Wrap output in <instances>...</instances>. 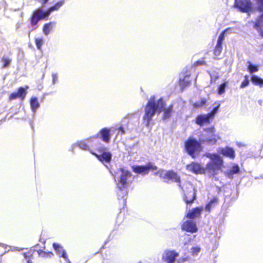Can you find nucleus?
I'll return each mask as SVG.
<instances>
[{"label": "nucleus", "instance_id": "1", "mask_svg": "<svg viewBox=\"0 0 263 263\" xmlns=\"http://www.w3.org/2000/svg\"><path fill=\"white\" fill-rule=\"evenodd\" d=\"M166 103L164 100L161 98L155 101V96H152L147 103H146L145 109L144 114L143 116V122L145 123V125L148 126L152 121V117L155 112L160 114L161 111L163 112V119H168L171 117L173 112L174 105L171 104L167 108H165Z\"/></svg>", "mask_w": 263, "mask_h": 263}, {"label": "nucleus", "instance_id": "2", "mask_svg": "<svg viewBox=\"0 0 263 263\" xmlns=\"http://www.w3.org/2000/svg\"><path fill=\"white\" fill-rule=\"evenodd\" d=\"M63 4V1L58 2L54 5L49 7L46 11H43L41 8L36 9L33 11L30 18L31 25L32 26H36L40 20L48 16L52 12L59 9Z\"/></svg>", "mask_w": 263, "mask_h": 263}, {"label": "nucleus", "instance_id": "3", "mask_svg": "<svg viewBox=\"0 0 263 263\" xmlns=\"http://www.w3.org/2000/svg\"><path fill=\"white\" fill-rule=\"evenodd\" d=\"M206 157L210 158L211 160L206 164L205 170L214 176L217 175L219 171H221L223 166V159L216 154H208L206 155Z\"/></svg>", "mask_w": 263, "mask_h": 263}, {"label": "nucleus", "instance_id": "4", "mask_svg": "<svg viewBox=\"0 0 263 263\" xmlns=\"http://www.w3.org/2000/svg\"><path fill=\"white\" fill-rule=\"evenodd\" d=\"M154 175L158 176L166 182H168L170 181L176 182L178 184L179 186L181 187L180 177L173 170L165 171L163 170H159L154 173Z\"/></svg>", "mask_w": 263, "mask_h": 263}, {"label": "nucleus", "instance_id": "5", "mask_svg": "<svg viewBox=\"0 0 263 263\" xmlns=\"http://www.w3.org/2000/svg\"><path fill=\"white\" fill-rule=\"evenodd\" d=\"M185 148L187 154L193 158H195L196 152H200L202 150L201 142L191 138H189L185 142Z\"/></svg>", "mask_w": 263, "mask_h": 263}, {"label": "nucleus", "instance_id": "6", "mask_svg": "<svg viewBox=\"0 0 263 263\" xmlns=\"http://www.w3.org/2000/svg\"><path fill=\"white\" fill-rule=\"evenodd\" d=\"M184 193L183 199L187 205L192 204L196 199V193L192 184L189 182L184 183L180 187Z\"/></svg>", "mask_w": 263, "mask_h": 263}, {"label": "nucleus", "instance_id": "7", "mask_svg": "<svg viewBox=\"0 0 263 263\" xmlns=\"http://www.w3.org/2000/svg\"><path fill=\"white\" fill-rule=\"evenodd\" d=\"M106 150V147L102 146L97 149L98 153L92 152H91V153L101 162L109 163L111 160L112 155L110 152Z\"/></svg>", "mask_w": 263, "mask_h": 263}, {"label": "nucleus", "instance_id": "8", "mask_svg": "<svg viewBox=\"0 0 263 263\" xmlns=\"http://www.w3.org/2000/svg\"><path fill=\"white\" fill-rule=\"evenodd\" d=\"M204 130L207 133V134L205 138L201 141L202 143L206 142L213 145L215 144L217 141L220 139V137L216 134L215 129L213 126L206 128Z\"/></svg>", "mask_w": 263, "mask_h": 263}, {"label": "nucleus", "instance_id": "9", "mask_svg": "<svg viewBox=\"0 0 263 263\" xmlns=\"http://www.w3.org/2000/svg\"><path fill=\"white\" fill-rule=\"evenodd\" d=\"M132 171L138 174L143 175L148 174L149 171H154L157 170V167L151 162H148L145 165H133Z\"/></svg>", "mask_w": 263, "mask_h": 263}, {"label": "nucleus", "instance_id": "10", "mask_svg": "<svg viewBox=\"0 0 263 263\" xmlns=\"http://www.w3.org/2000/svg\"><path fill=\"white\" fill-rule=\"evenodd\" d=\"M99 137L105 143H109L111 138L110 129L107 127L103 128L99 130L97 135L90 137L88 140L89 142H92Z\"/></svg>", "mask_w": 263, "mask_h": 263}, {"label": "nucleus", "instance_id": "11", "mask_svg": "<svg viewBox=\"0 0 263 263\" xmlns=\"http://www.w3.org/2000/svg\"><path fill=\"white\" fill-rule=\"evenodd\" d=\"M120 172L122 174L120 176L117 185L120 190H123L127 188L129 184L128 179L131 177L132 174L129 171L123 168H120Z\"/></svg>", "mask_w": 263, "mask_h": 263}, {"label": "nucleus", "instance_id": "12", "mask_svg": "<svg viewBox=\"0 0 263 263\" xmlns=\"http://www.w3.org/2000/svg\"><path fill=\"white\" fill-rule=\"evenodd\" d=\"M234 7L242 12H249L252 9L251 1H235Z\"/></svg>", "mask_w": 263, "mask_h": 263}, {"label": "nucleus", "instance_id": "13", "mask_svg": "<svg viewBox=\"0 0 263 263\" xmlns=\"http://www.w3.org/2000/svg\"><path fill=\"white\" fill-rule=\"evenodd\" d=\"M227 30L222 31L218 36L217 44L213 49V53L215 56L219 55L222 50V44L225 37V33Z\"/></svg>", "mask_w": 263, "mask_h": 263}, {"label": "nucleus", "instance_id": "14", "mask_svg": "<svg viewBox=\"0 0 263 263\" xmlns=\"http://www.w3.org/2000/svg\"><path fill=\"white\" fill-rule=\"evenodd\" d=\"M181 230L183 231L194 233L198 231V228L195 221L186 220L182 224Z\"/></svg>", "mask_w": 263, "mask_h": 263}, {"label": "nucleus", "instance_id": "15", "mask_svg": "<svg viewBox=\"0 0 263 263\" xmlns=\"http://www.w3.org/2000/svg\"><path fill=\"white\" fill-rule=\"evenodd\" d=\"M186 168L189 171L196 174H203L205 173V168L201 167L200 164L194 162L187 165Z\"/></svg>", "mask_w": 263, "mask_h": 263}, {"label": "nucleus", "instance_id": "16", "mask_svg": "<svg viewBox=\"0 0 263 263\" xmlns=\"http://www.w3.org/2000/svg\"><path fill=\"white\" fill-rule=\"evenodd\" d=\"M178 255V253L174 250L167 251L164 252L162 256V260L167 263H173Z\"/></svg>", "mask_w": 263, "mask_h": 263}, {"label": "nucleus", "instance_id": "17", "mask_svg": "<svg viewBox=\"0 0 263 263\" xmlns=\"http://www.w3.org/2000/svg\"><path fill=\"white\" fill-rule=\"evenodd\" d=\"M202 210L203 208L202 207L193 208L186 214V217L191 219L199 218L201 216Z\"/></svg>", "mask_w": 263, "mask_h": 263}, {"label": "nucleus", "instance_id": "18", "mask_svg": "<svg viewBox=\"0 0 263 263\" xmlns=\"http://www.w3.org/2000/svg\"><path fill=\"white\" fill-rule=\"evenodd\" d=\"M211 118L208 114L206 115H199L196 117L195 122L200 126L209 124L211 122Z\"/></svg>", "mask_w": 263, "mask_h": 263}, {"label": "nucleus", "instance_id": "19", "mask_svg": "<svg viewBox=\"0 0 263 263\" xmlns=\"http://www.w3.org/2000/svg\"><path fill=\"white\" fill-rule=\"evenodd\" d=\"M52 246L57 255H58L60 257L64 258L66 260L68 259V256L66 253V251L61 245L58 243L54 242L52 244Z\"/></svg>", "mask_w": 263, "mask_h": 263}, {"label": "nucleus", "instance_id": "20", "mask_svg": "<svg viewBox=\"0 0 263 263\" xmlns=\"http://www.w3.org/2000/svg\"><path fill=\"white\" fill-rule=\"evenodd\" d=\"M219 153L223 156L228 157L231 159H234L235 157V151L232 147H225L224 148H221Z\"/></svg>", "mask_w": 263, "mask_h": 263}, {"label": "nucleus", "instance_id": "21", "mask_svg": "<svg viewBox=\"0 0 263 263\" xmlns=\"http://www.w3.org/2000/svg\"><path fill=\"white\" fill-rule=\"evenodd\" d=\"M190 77V74H187L184 76L183 78L179 79V84L182 89H184L185 87L190 85V80H189Z\"/></svg>", "mask_w": 263, "mask_h": 263}, {"label": "nucleus", "instance_id": "22", "mask_svg": "<svg viewBox=\"0 0 263 263\" xmlns=\"http://www.w3.org/2000/svg\"><path fill=\"white\" fill-rule=\"evenodd\" d=\"M29 88L28 86H25V88L23 87H20L17 89V94L18 95V98H20L21 100H23L27 93V89Z\"/></svg>", "mask_w": 263, "mask_h": 263}, {"label": "nucleus", "instance_id": "23", "mask_svg": "<svg viewBox=\"0 0 263 263\" xmlns=\"http://www.w3.org/2000/svg\"><path fill=\"white\" fill-rule=\"evenodd\" d=\"M37 253L40 257L43 258H51L54 256L53 253L51 251L45 252L42 250H38Z\"/></svg>", "mask_w": 263, "mask_h": 263}, {"label": "nucleus", "instance_id": "24", "mask_svg": "<svg viewBox=\"0 0 263 263\" xmlns=\"http://www.w3.org/2000/svg\"><path fill=\"white\" fill-rule=\"evenodd\" d=\"M251 80L255 85L259 86L260 87L263 86V79L256 75H252L251 77Z\"/></svg>", "mask_w": 263, "mask_h": 263}, {"label": "nucleus", "instance_id": "25", "mask_svg": "<svg viewBox=\"0 0 263 263\" xmlns=\"http://www.w3.org/2000/svg\"><path fill=\"white\" fill-rule=\"evenodd\" d=\"M262 26H263V18L261 19V16L259 15L254 23L253 28L258 32L262 29Z\"/></svg>", "mask_w": 263, "mask_h": 263}, {"label": "nucleus", "instance_id": "26", "mask_svg": "<svg viewBox=\"0 0 263 263\" xmlns=\"http://www.w3.org/2000/svg\"><path fill=\"white\" fill-rule=\"evenodd\" d=\"M30 103L31 108L33 110H36L40 106V104L38 102V100L36 97H32L30 99Z\"/></svg>", "mask_w": 263, "mask_h": 263}, {"label": "nucleus", "instance_id": "27", "mask_svg": "<svg viewBox=\"0 0 263 263\" xmlns=\"http://www.w3.org/2000/svg\"><path fill=\"white\" fill-rule=\"evenodd\" d=\"M24 257L27 261V263H32L31 259L33 258V252L29 251L23 254Z\"/></svg>", "mask_w": 263, "mask_h": 263}, {"label": "nucleus", "instance_id": "28", "mask_svg": "<svg viewBox=\"0 0 263 263\" xmlns=\"http://www.w3.org/2000/svg\"><path fill=\"white\" fill-rule=\"evenodd\" d=\"M11 62V60L8 58L6 57H3L1 59V62L3 63L2 68H5L9 66Z\"/></svg>", "mask_w": 263, "mask_h": 263}, {"label": "nucleus", "instance_id": "29", "mask_svg": "<svg viewBox=\"0 0 263 263\" xmlns=\"http://www.w3.org/2000/svg\"><path fill=\"white\" fill-rule=\"evenodd\" d=\"M52 29V23L45 24L43 28V31L46 35L49 34Z\"/></svg>", "mask_w": 263, "mask_h": 263}, {"label": "nucleus", "instance_id": "30", "mask_svg": "<svg viewBox=\"0 0 263 263\" xmlns=\"http://www.w3.org/2000/svg\"><path fill=\"white\" fill-rule=\"evenodd\" d=\"M206 103L205 99H202L199 102H195L192 104V106L195 108L201 107L204 106Z\"/></svg>", "mask_w": 263, "mask_h": 263}, {"label": "nucleus", "instance_id": "31", "mask_svg": "<svg viewBox=\"0 0 263 263\" xmlns=\"http://www.w3.org/2000/svg\"><path fill=\"white\" fill-rule=\"evenodd\" d=\"M34 40H35V43L37 48L39 50H40L41 49L42 46L44 44L43 39L42 37H41V38L37 37V38H35Z\"/></svg>", "mask_w": 263, "mask_h": 263}, {"label": "nucleus", "instance_id": "32", "mask_svg": "<svg viewBox=\"0 0 263 263\" xmlns=\"http://www.w3.org/2000/svg\"><path fill=\"white\" fill-rule=\"evenodd\" d=\"M249 71L250 73L255 72L258 71V67L257 65H253L249 62V64L248 66Z\"/></svg>", "mask_w": 263, "mask_h": 263}, {"label": "nucleus", "instance_id": "33", "mask_svg": "<svg viewBox=\"0 0 263 263\" xmlns=\"http://www.w3.org/2000/svg\"><path fill=\"white\" fill-rule=\"evenodd\" d=\"M249 84V77L247 75L245 76L244 77V80L241 82L240 85V87L241 88H245L247 86H248Z\"/></svg>", "mask_w": 263, "mask_h": 263}, {"label": "nucleus", "instance_id": "34", "mask_svg": "<svg viewBox=\"0 0 263 263\" xmlns=\"http://www.w3.org/2000/svg\"><path fill=\"white\" fill-rule=\"evenodd\" d=\"M227 86V82L221 84L218 88V93L219 95L223 94L225 92V89Z\"/></svg>", "mask_w": 263, "mask_h": 263}, {"label": "nucleus", "instance_id": "35", "mask_svg": "<svg viewBox=\"0 0 263 263\" xmlns=\"http://www.w3.org/2000/svg\"><path fill=\"white\" fill-rule=\"evenodd\" d=\"M239 171L240 170L238 165L237 164H235L232 166L229 173L230 175H234L238 173Z\"/></svg>", "mask_w": 263, "mask_h": 263}, {"label": "nucleus", "instance_id": "36", "mask_svg": "<svg viewBox=\"0 0 263 263\" xmlns=\"http://www.w3.org/2000/svg\"><path fill=\"white\" fill-rule=\"evenodd\" d=\"M219 107H220V104H218L216 106L214 107L211 111L208 113V114L209 115V116L211 118H213L214 116H215V114L217 112Z\"/></svg>", "mask_w": 263, "mask_h": 263}, {"label": "nucleus", "instance_id": "37", "mask_svg": "<svg viewBox=\"0 0 263 263\" xmlns=\"http://www.w3.org/2000/svg\"><path fill=\"white\" fill-rule=\"evenodd\" d=\"M201 249L199 247H193L191 248V253L193 255H197L200 251Z\"/></svg>", "mask_w": 263, "mask_h": 263}, {"label": "nucleus", "instance_id": "38", "mask_svg": "<svg viewBox=\"0 0 263 263\" xmlns=\"http://www.w3.org/2000/svg\"><path fill=\"white\" fill-rule=\"evenodd\" d=\"M79 146L84 150H88L89 149V146L87 144L84 142H80L79 143Z\"/></svg>", "mask_w": 263, "mask_h": 263}, {"label": "nucleus", "instance_id": "39", "mask_svg": "<svg viewBox=\"0 0 263 263\" xmlns=\"http://www.w3.org/2000/svg\"><path fill=\"white\" fill-rule=\"evenodd\" d=\"M206 65V62L203 59H202L201 60H199L194 63V65L195 66H198L200 65Z\"/></svg>", "mask_w": 263, "mask_h": 263}, {"label": "nucleus", "instance_id": "40", "mask_svg": "<svg viewBox=\"0 0 263 263\" xmlns=\"http://www.w3.org/2000/svg\"><path fill=\"white\" fill-rule=\"evenodd\" d=\"M17 98H18V97L16 92H13L12 93H11L8 97V99L9 101L15 100Z\"/></svg>", "mask_w": 263, "mask_h": 263}, {"label": "nucleus", "instance_id": "41", "mask_svg": "<svg viewBox=\"0 0 263 263\" xmlns=\"http://www.w3.org/2000/svg\"><path fill=\"white\" fill-rule=\"evenodd\" d=\"M256 9L259 12L263 11V1H258Z\"/></svg>", "mask_w": 263, "mask_h": 263}, {"label": "nucleus", "instance_id": "42", "mask_svg": "<svg viewBox=\"0 0 263 263\" xmlns=\"http://www.w3.org/2000/svg\"><path fill=\"white\" fill-rule=\"evenodd\" d=\"M52 83L53 84H55L58 80V77L57 74L56 73H53L52 74Z\"/></svg>", "mask_w": 263, "mask_h": 263}, {"label": "nucleus", "instance_id": "43", "mask_svg": "<svg viewBox=\"0 0 263 263\" xmlns=\"http://www.w3.org/2000/svg\"><path fill=\"white\" fill-rule=\"evenodd\" d=\"M218 198L217 197H214L209 202L212 204H217L218 203Z\"/></svg>", "mask_w": 263, "mask_h": 263}, {"label": "nucleus", "instance_id": "44", "mask_svg": "<svg viewBox=\"0 0 263 263\" xmlns=\"http://www.w3.org/2000/svg\"><path fill=\"white\" fill-rule=\"evenodd\" d=\"M126 212H127V210L125 209V207H123L122 208V209H121L120 212H119L118 217H119V216H120L122 213H123V216H124Z\"/></svg>", "mask_w": 263, "mask_h": 263}, {"label": "nucleus", "instance_id": "45", "mask_svg": "<svg viewBox=\"0 0 263 263\" xmlns=\"http://www.w3.org/2000/svg\"><path fill=\"white\" fill-rule=\"evenodd\" d=\"M212 205V204L208 202V203L205 206V210L207 211L210 212V211L211 210Z\"/></svg>", "mask_w": 263, "mask_h": 263}, {"label": "nucleus", "instance_id": "46", "mask_svg": "<svg viewBox=\"0 0 263 263\" xmlns=\"http://www.w3.org/2000/svg\"><path fill=\"white\" fill-rule=\"evenodd\" d=\"M119 132H120L121 134H123L125 133V130L123 126H120L118 128Z\"/></svg>", "mask_w": 263, "mask_h": 263}, {"label": "nucleus", "instance_id": "47", "mask_svg": "<svg viewBox=\"0 0 263 263\" xmlns=\"http://www.w3.org/2000/svg\"><path fill=\"white\" fill-rule=\"evenodd\" d=\"M258 32L259 33L260 36L263 37V29L259 30Z\"/></svg>", "mask_w": 263, "mask_h": 263}, {"label": "nucleus", "instance_id": "48", "mask_svg": "<svg viewBox=\"0 0 263 263\" xmlns=\"http://www.w3.org/2000/svg\"><path fill=\"white\" fill-rule=\"evenodd\" d=\"M260 15L261 16V19L263 18V13Z\"/></svg>", "mask_w": 263, "mask_h": 263}, {"label": "nucleus", "instance_id": "49", "mask_svg": "<svg viewBox=\"0 0 263 263\" xmlns=\"http://www.w3.org/2000/svg\"><path fill=\"white\" fill-rule=\"evenodd\" d=\"M123 202H124V205H125L126 201L125 200H123Z\"/></svg>", "mask_w": 263, "mask_h": 263}]
</instances>
